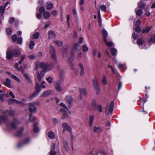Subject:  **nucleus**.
<instances>
[{
    "mask_svg": "<svg viewBox=\"0 0 155 155\" xmlns=\"http://www.w3.org/2000/svg\"><path fill=\"white\" fill-rule=\"evenodd\" d=\"M142 13V11L141 9H139L136 12V14L137 16H140Z\"/></svg>",
    "mask_w": 155,
    "mask_h": 155,
    "instance_id": "nucleus-43",
    "label": "nucleus"
},
{
    "mask_svg": "<svg viewBox=\"0 0 155 155\" xmlns=\"http://www.w3.org/2000/svg\"><path fill=\"white\" fill-rule=\"evenodd\" d=\"M15 21V18L14 17L10 18L9 20V23L12 25Z\"/></svg>",
    "mask_w": 155,
    "mask_h": 155,
    "instance_id": "nucleus-57",
    "label": "nucleus"
},
{
    "mask_svg": "<svg viewBox=\"0 0 155 155\" xmlns=\"http://www.w3.org/2000/svg\"><path fill=\"white\" fill-rule=\"evenodd\" d=\"M141 24V20L140 19H138L135 22V25L139 26Z\"/></svg>",
    "mask_w": 155,
    "mask_h": 155,
    "instance_id": "nucleus-61",
    "label": "nucleus"
},
{
    "mask_svg": "<svg viewBox=\"0 0 155 155\" xmlns=\"http://www.w3.org/2000/svg\"><path fill=\"white\" fill-rule=\"evenodd\" d=\"M64 147L66 151L68 150V143L67 141H64Z\"/></svg>",
    "mask_w": 155,
    "mask_h": 155,
    "instance_id": "nucleus-35",
    "label": "nucleus"
},
{
    "mask_svg": "<svg viewBox=\"0 0 155 155\" xmlns=\"http://www.w3.org/2000/svg\"><path fill=\"white\" fill-rule=\"evenodd\" d=\"M54 42L58 46H62L63 45L62 42L60 41L54 40Z\"/></svg>",
    "mask_w": 155,
    "mask_h": 155,
    "instance_id": "nucleus-31",
    "label": "nucleus"
},
{
    "mask_svg": "<svg viewBox=\"0 0 155 155\" xmlns=\"http://www.w3.org/2000/svg\"><path fill=\"white\" fill-rule=\"evenodd\" d=\"M51 91L50 90L44 91L40 95V97H47L50 95L51 94Z\"/></svg>",
    "mask_w": 155,
    "mask_h": 155,
    "instance_id": "nucleus-10",
    "label": "nucleus"
},
{
    "mask_svg": "<svg viewBox=\"0 0 155 155\" xmlns=\"http://www.w3.org/2000/svg\"><path fill=\"white\" fill-rule=\"evenodd\" d=\"M62 126L63 128L71 132L72 130L71 128L67 123H63L62 124Z\"/></svg>",
    "mask_w": 155,
    "mask_h": 155,
    "instance_id": "nucleus-9",
    "label": "nucleus"
},
{
    "mask_svg": "<svg viewBox=\"0 0 155 155\" xmlns=\"http://www.w3.org/2000/svg\"><path fill=\"white\" fill-rule=\"evenodd\" d=\"M28 105L29 108H32L35 105V101L28 103Z\"/></svg>",
    "mask_w": 155,
    "mask_h": 155,
    "instance_id": "nucleus-54",
    "label": "nucleus"
},
{
    "mask_svg": "<svg viewBox=\"0 0 155 155\" xmlns=\"http://www.w3.org/2000/svg\"><path fill=\"white\" fill-rule=\"evenodd\" d=\"M151 27L152 26H147L146 28L143 29L142 31V33L143 34H144L149 32Z\"/></svg>",
    "mask_w": 155,
    "mask_h": 155,
    "instance_id": "nucleus-26",
    "label": "nucleus"
},
{
    "mask_svg": "<svg viewBox=\"0 0 155 155\" xmlns=\"http://www.w3.org/2000/svg\"><path fill=\"white\" fill-rule=\"evenodd\" d=\"M50 13L48 12H44L43 15L44 18L45 19H47L50 17Z\"/></svg>",
    "mask_w": 155,
    "mask_h": 155,
    "instance_id": "nucleus-30",
    "label": "nucleus"
},
{
    "mask_svg": "<svg viewBox=\"0 0 155 155\" xmlns=\"http://www.w3.org/2000/svg\"><path fill=\"white\" fill-rule=\"evenodd\" d=\"M17 43L18 44H21L22 43V39L21 37L18 38L17 39Z\"/></svg>",
    "mask_w": 155,
    "mask_h": 155,
    "instance_id": "nucleus-49",
    "label": "nucleus"
},
{
    "mask_svg": "<svg viewBox=\"0 0 155 155\" xmlns=\"http://www.w3.org/2000/svg\"><path fill=\"white\" fill-rule=\"evenodd\" d=\"M35 119V117L32 115V114H31L29 116V121L27 123H28L29 121L32 122Z\"/></svg>",
    "mask_w": 155,
    "mask_h": 155,
    "instance_id": "nucleus-28",
    "label": "nucleus"
},
{
    "mask_svg": "<svg viewBox=\"0 0 155 155\" xmlns=\"http://www.w3.org/2000/svg\"><path fill=\"white\" fill-rule=\"evenodd\" d=\"M114 106V102L113 101H111L109 104H107L106 105V112L107 115H112Z\"/></svg>",
    "mask_w": 155,
    "mask_h": 155,
    "instance_id": "nucleus-3",
    "label": "nucleus"
},
{
    "mask_svg": "<svg viewBox=\"0 0 155 155\" xmlns=\"http://www.w3.org/2000/svg\"><path fill=\"white\" fill-rule=\"evenodd\" d=\"M102 83L103 85L106 86L107 84V78L105 76H104L102 80Z\"/></svg>",
    "mask_w": 155,
    "mask_h": 155,
    "instance_id": "nucleus-27",
    "label": "nucleus"
},
{
    "mask_svg": "<svg viewBox=\"0 0 155 155\" xmlns=\"http://www.w3.org/2000/svg\"><path fill=\"white\" fill-rule=\"evenodd\" d=\"M132 37L135 39H136L138 37L137 34L134 32L132 34Z\"/></svg>",
    "mask_w": 155,
    "mask_h": 155,
    "instance_id": "nucleus-64",
    "label": "nucleus"
},
{
    "mask_svg": "<svg viewBox=\"0 0 155 155\" xmlns=\"http://www.w3.org/2000/svg\"><path fill=\"white\" fill-rule=\"evenodd\" d=\"M82 48L83 52H86L88 50V48L85 45L83 46Z\"/></svg>",
    "mask_w": 155,
    "mask_h": 155,
    "instance_id": "nucleus-58",
    "label": "nucleus"
},
{
    "mask_svg": "<svg viewBox=\"0 0 155 155\" xmlns=\"http://www.w3.org/2000/svg\"><path fill=\"white\" fill-rule=\"evenodd\" d=\"M65 99L66 101L69 104L71 103L73 100L72 97L70 95L66 96Z\"/></svg>",
    "mask_w": 155,
    "mask_h": 155,
    "instance_id": "nucleus-18",
    "label": "nucleus"
},
{
    "mask_svg": "<svg viewBox=\"0 0 155 155\" xmlns=\"http://www.w3.org/2000/svg\"><path fill=\"white\" fill-rule=\"evenodd\" d=\"M141 30V27L139 26H137L135 28V31L137 33H139Z\"/></svg>",
    "mask_w": 155,
    "mask_h": 155,
    "instance_id": "nucleus-44",
    "label": "nucleus"
},
{
    "mask_svg": "<svg viewBox=\"0 0 155 155\" xmlns=\"http://www.w3.org/2000/svg\"><path fill=\"white\" fill-rule=\"evenodd\" d=\"M8 113L10 116H13L15 113V112L13 110H10L9 111H8Z\"/></svg>",
    "mask_w": 155,
    "mask_h": 155,
    "instance_id": "nucleus-56",
    "label": "nucleus"
},
{
    "mask_svg": "<svg viewBox=\"0 0 155 155\" xmlns=\"http://www.w3.org/2000/svg\"><path fill=\"white\" fill-rule=\"evenodd\" d=\"M18 65L17 63H16L15 64V68L17 69L18 71H20L22 73H24V71L23 70H21V68H18Z\"/></svg>",
    "mask_w": 155,
    "mask_h": 155,
    "instance_id": "nucleus-34",
    "label": "nucleus"
},
{
    "mask_svg": "<svg viewBox=\"0 0 155 155\" xmlns=\"http://www.w3.org/2000/svg\"><path fill=\"white\" fill-rule=\"evenodd\" d=\"M148 42L149 43H150L151 42H153L154 43L155 42V34L148 40Z\"/></svg>",
    "mask_w": 155,
    "mask_h": 155,
    "instance_id": "nucleus-46",
    "label": "nucleus"
},
{
    "mask_svg": "<svg viewBox=\"0 0 155 155\" xmlns=\"http://www.w3.org/2000/svg\"><path fill=\"white\" fill-rule=\"evenodd\" d=\"M24 76L28 83H31V82L29 77L26 74H24Z\"/></svg>",
    "mask_w": 155,
    "mask_h": 155,
    "instance_id": "nucleus-50",
    "label": "nucleus"
},
{
    "mask_svg": "<svg viewBox=\"0 0 155 155\" xmlns=\"http://www.w3.org/2000/svg\"><path fill=\"white\" fill-rule=\"evenodd\" d=\"M2 122H4L9 129H15L17 127L20 122L18 120L15 119L11 124L9 123V120L7 117L4 116L0 117V124Z\"/></svg>",
    "mask_w": 155,
    "mask_h": 155,
    "instance_id": "nucleus-2",
    "label": "nucleus"
},
{
    "mask_svg": "<svg viewBox=\"0 0 155 155\" xmlns=\"http://www.w3.org/2000/svg\"><path fill=\"white\" fill-rule=\"evenodd\" d=\"M11 83V81L8 78H6V81L3 82V84L9 87H10Z\"/></svg>",
    "mask_w": 155,
    "mask_h": 155,
    "instance_id": "nucleus-17",
    "label": "nucleus"
},
{
    "mask_svg": "<svg viewBox=\"0 0 155 155\" xmlns=\"http://www.w3.org/2000/svg\"><path fill=\"white\" fill-rule=\"evenodd\" d=\"M49 51L51 54V57L54 58L55 57V50L54 47L52 45H51L50 47Z\"/></svg>",
    "mask_w": 155,
    "mask_h": 155,
    "instance_id": "nucleus-8",
    "label": "nucleus"
},
{
    "mask_svg": "<svg viewBox=\"0 0 155 155\" xmlns=\"http://www.w3.org/2000/svg\"><path fill=\"white\" fill-rule=\"evenodd\" d=\"M105 41H104V42L108 47H111L113 45V43L112 41L108 42L107 41V39L105 40Z\"/></svg>",
    "mask_w": 155,
    "mask_h": 155,
    "instance_id": "nucleus-38",
    "label": "nucleus"
},
{
    "mask_svg": "<svg viewBox=\"0 0 155 155\" xmlns=\"http://www.w3.org/2000/svg\"><path fill=\"white\" fill-rule=\"evenodd\" d=\"M11 38L12 41L15 42H16L17 39V36L16 35H13L12 36Z\"/></svg>",
    "mask_w": 155,
    "mask_h": 155,
    "instance_id": "nucleus-45",
    "label": "nucleus"
},
{
    "mask_svg": "<svg viewBox=\"0 0 155 155\" xmlns=\"http://www.w3.org/2000/svg\"><path fill=\"white\" fill-rule=\"evenodd\" d=\"M48 137L51 139H53L54 138L55 135L54 133L51 131L48 132Z\"/></svg>",
    "mask_w": 155,
    "mask_h": 155,
    "instance_id": "nucleus-14",
    "label": "nucleus"
},
{
    "mask_svg": "<svg viewBox=\"0 0 155 155\" xmlns=\"http://www.w3.org/2000/svg\"><path fill=\"white\" fill-rule=\"evenodd\" d=\"M74 47L75 50L77 51H80L81 49L80 45L78 43L75 44L74 45Z\"/></svg>",
    "mask_w": 155,
    "mask_h": 155,
    "instance_id": "nucleus-33",
    "label": "nucleus"
},
{
    "mask_svg": "<svg viewBox=\"0 0 155 155\" xmlns=\"http://www.w3.org/2000/svg\"><path fill=\"white\" fill-rule=\"evenodd\" d=\"M79 91L81 95H86L87 94L86 90L84 88H80L79 89Z\"/></svg>",
    "mask_w": 155,
    "mask_h": 155,
    "instance_id": "nucleus-19",
    "label": "nucleus"
},
{
    "mask_svg": "<svg viewBox=\"0 0 155 155\" xmlns=\"http://www.w3.org/2000/svg\"><path fill=\"white\" fill-rule=\"evenodd\" d=\"M12 52L13 56L15 57H19L20 54V52L19 50L16 48L14 49Z\"/></svg>",
    "mask_w": 155,
    "mask_h": 155,
    "instance_id": "nucleus-11",
    "label": "nucleus"
},
{
    "mask_svg": "<svg viewBox=\"0 0 155 155\" xmlns=\"http://www.w3.org/2000/svg\"><path fill=\"white\" fill-rule=\"evenodd\" d=\"M110 50L112 55H114L116 53L117 50L114 48H111Z\"/></svg>",
    "mask_w": 155,
    "mask_h": 155,
    "instance_id": "nucleus-51",
    "label": "nucleus"
},
{
    "mask_svg": "<svg viewBox=\"0 0 155 155\" xmlns=\"http://www.w3.org/2000/svg\"><path fill=\"white\" fill-rule=\"evenodd\" d=\"M5 8V7H3L2 6H0V13H1L2 16L4 14Z\"/></svg>",
    "mask_w": 155,
    "mask_h": 155,
    "instance_id": "nucleus-39",
    "label": "nucleus"
},
{
    "mask_svg": "<svg viewBox=\"0 0 155 155\" xmlns=\"http://www.w3.org/2000/svg\"><path fill=\"white\" fill-rule=\"evenodd\" d=\"M102 35H103V39L104 41H105V40L107 38V35H108V33L107 32V31L104 29L103 28L102 29Z\"/></svg>",
    "mask_w": 155,
    "mask_h": 155,
    "instance_id": "nucleus-12",
    "label": "nucleus"
},
{
    "mask_svg": "<svg viewBox=\"0 0 155 155\" xmlns=\"http://www.w3.org/2000/svg\"><path fill=\"white\" fill-rule=\"evenodd\" d=\"M53 79V78L51 77H49L46 79V81L50 84H51L52 83Z\"/></svg>",
    "mask_w": 155,
    "mask_h": 155,
    "instance_id": "nucleus-47",
    "label": "nucleus"
},
{
    "mask_svg": "<svg viewBox=\"0 0 155 155\" xmlns=\"http://www.w3.org/2000/svg\"><path fill=\"white\" fill-rule=\"evenodd\" d=\"M39 11L41 13H43L45 11V8L43 6L41 7L39 9Z\"/></svg>",
    "mask_w": 155,
    "mask_h": 155,
    "instance_id": "nucleus-59",
    "label": "nucleus"
},
{
    "mask_svg": "<svg viewBox=\"0 0 155 155\" xmlns=\"http://www.w3.org/2000/svg\"><path fill=\"white\" fill-rule=\"evenodd\" d=\"M38 124L37 123H35L34 124L33 131L34 132L37 133L39 130V129L37 127Z\"/></svg>",
    "mask_w": 155,
    "mask_h": 155,
    "instance_id": "nucleus-23",
    "label": "nucleus"
},
{
    "mask_svg": "<svg viewBox=\"0 0 155 155\" xmlns=\"http://www.w3.org/2000/svg\"><path fill=\"white\" fill-rule=\"evenodd\" d=\"M52 121L54 125H56L58 123V119L56 118H52Z\"/></svg>",
    "mask_w": 155,
    "mask_h": 155,
    "instance_id": "nucleus-48",
    "label": "nucleus"
},
{
    "mask_svg": "<svg viewBox=\"0 0 155 155\" xmlns=\"http://www.w3.org/2000/svg\"><path fill=\"white\" fill-rule=\"evenodd\" d=\"M60 106L66 109L67 110H68V109L67 107H66V105L63 103H61L60 104Z\"/></svg>",
    "mask_w": 155,
    "mask_h": 155,
    "instance_id": "nucleus-62",
    "label": "nucleus"
},
{
    "mask_svg": "<svg viewBox=\"0 0 155 155\" xmlns=\"http://www.w3.org/2000/svg\"><path fill=\"white\" fill-rule=\"evenodd\" d=\"M101 8L102 10L105 12L106 11V6L104 5H102L101 6Z\"/></svg>",
    "mask_w": 155,
    "mask_h": 155,
    "instance_id": "nucleus-60",
    "label": "nucleus"
},
{
    "mask_svg": "<svg viewBox=\"0 0 155 155\" xmlns=\"http://www.w3.org/2000/svg\"><path fill=\"white\" fill-rule=\"evenodd\" d=\"M29 142V139L28 138H26L25 141L22 143H19L18 145V148L22 146L25 144H27Z\"/></svg>",
    "mask_w": 155,
    "mask_h": 155,
    "instance_id": "nucleus-13",
    "label": "nucleus"
},
{
    "mask_svg": "<svg viewBox=\"0 0 155 155\" xmlns=\"http://www.w3.org/2000/svg\"><path fill=\"white\" fill-rule=\"evenodd\" d=\"M94 119V116L93 115H91L89 118V125L90 127H91L92 125V123Z\"/></svg>",
    "mask_w": 155,
    "mask_h": 155,
    "instance_id": "nucleus-21",
    "label": "nucleus"
},
{
    "mask_svg": "<svg viewBox=\"0 0 155 155\" xmlns=\"http://www.w3.org/2000/svg\"><path fill=\"white\" fill-rule=\"evenodd\" d=\"M11 77L13 79L15 80L18 82H20V79L14 75L12 74L11 75Z\"/></svg>",
    "mask_w": 155,
    "mask_h": 155,
    "instance_id": "nucleus-36",
    "label": "nucleus"
},
{
    "mask_svg": "<svg viewBox=\"0 0 155 155\" xmlns=\"http://www.w3.org/2000/svg\"><path fill=\"white\" fill-rule=\"evenodd\" d=\"M54 64L53 63L48 64L46 62H41L39 63L38 62H36L35 63V67L34 70L37 71L38 70L39 67L41 68L43 70L40 73L39 72H37V74L38 80L41 81V79L44 75V72H47L52 69L54 67Z\"/></svg>",
    "mask_w": 155,
    "mask_h": 155,
    "instance_id": "nucleus-1",
    "label": "nucleus"
},
{
    "mask_svg": "<svg viewBox=\"0 0 155 155\" xmlns=\"http://www.w3.org/2000/svg\"><path fill=\"white\" fill-rule=\"evenodd\" d=\"M54 84L55 90L58 92H62L63 89L61 87V83L60 81L58 80L54 82Z\"/></svg>",
    "mask_w": 155,
    "mask_h": 155,
    "instance_id": "nucleus-5",
    "label": "nucleus"
},
{
    "mask_svg": "<svg viewBox=\"0 0 155 155\" xmlns=\"http://www.w3.org/2000/svg\"><path fill=\"white\" fill-rule=\"evenodd\" d=\"M143 43V41L142 39L140 38H139L137 39V43L138 45H141Z\"/></svg>",
    "mask_w": 155,
    "mask_h": 155,
    "instance_id": "nucleus-42",
    "label": "nucleus"
},
{
    "mask_svg": "<svg viewBox=\"0 0 155 155\" xmlns=\"http://www.w3.org/2000/svg\"><path fill=\"white\" fill-rule=\"evenodd\" d=\"M94 131L95 133L101 132L102 131V129L100 127L94 126Z\"/></svg>",
    "mask_w": 155,
    "mask_h": 155,
    "instance_id": "nucleus-24",
    "label": "nucleus"
},
{
    "mask_svg": "<svg viewBox=\"0 0 155 155\" xmlns=\"http://www.w3.org/2000/svg\"><path fill=\"white\" fill-rule=\"evenodd\" d=\"M35 45V42L33 41H31L29 44V47L30 49H32L33 48V47Z\"/></svg>",
    "mask_w": 155,
    "mask_h": 155,
    "instance_id": "nucleus-37",
    "label": "nucleus"
},
{
    "mask_svg": "<svg viewBox=\"0 0 155 155\" xmlns=\"http://www.w3.org/2000/svg\"><path fill=\"white\" fill-rule=\"evenodd\" d=\"M92 82L94 87L96 91V94H98L99 91H100V88L98 83L97 79L96 78L93 79Z\"/></svg>",
    "mask_w": 155,
    "mask_h": 155,
    "instance_id": "nucleus-6",
    "label": "nucleus"
},
{
    "mask_svg": "<svg viewBox=\"0 0 155 155\" xmlns=\"http://www.w3.org/2000/svg\"><path fill=\"white\" fill-rule=\"evenodd\" d=\"M145 5L143 2H141L140 4L139 7L142 8H144Z\"/></svg>",
    "mask_w": 155,
    "mask_h": 155,
    "instance_id": "nucleus-63",
    "label": "nucleus"
},
{
    "mask_svg": "<svg viewBox=\"0 0 155 155\" xmlns=\"http://www.w3.org/2000/svg\"><path fill=\"white\" fill-rule=\"evenodd\" d=\"M96 109L100 112H102V107L100 105H97L96 107Z\"/></svg>",
    "mask_w": 155,
    "mask_h": 155,
    "instance_id": "nucleus-52",
    "label": "nucleus"
},
{
    "mask_svg": "<svg viewBox=\"0 0 155 155\" xmlns=\"http://www.w3.org/2000/svg\"><path fill=\"white\" fill-rule=\"evenodd\" d=\"M79 66L80 68V75L81 76H83L84 74V68L83 64L81 63L79 64Z\"/></svg>",
    "mask_w": 155,
    "mask_h": 155,
    "instance_id": "nucleus-15",
    "label": "nucleus"
},
{
    "mask_svg": "<svg viewBox=\"0 0 155 155\" xmlns=\"http://www.w3.org/2000/svg\"><path fill=\"white\" fill-rule=\"evenodd\" d=\"M6 34L10 36L11 35L12 30L11 28H7L6 29Z\"/></svg>",
    "mask_w": 155,
    "mask_h": 155,
    "instance_id": "nucleus-40",
    "label": "nucleus"
},
{
    "mask_svg": "<svg viewBox=\"0 0 155 155\" xmlns=\"http://www.w3.org/2000/svg\"><path fill=\"white\" fill-rule=\"evenodd\" d=\"M6 54L7 58H12L13 56V52L11 51H7Z\"/></svg>",
    "mask_w": 155,
    "mask_h": 155,
    "instance_id": "nucleus-22",
    "label": "nucleus"
},
{
    "mask_svg": "<svg viewBox=\"0 0 155 155\" xmlns=\"http://www.w3.org/2000/svg\"><path fill=\"white\" fill-rule=\"evenodd\" d=\"M35 88L36 89V91L28 98L30 101H31L33 100L35 97H37L38 95V94L41 90V89L40 88V87L38 84H36Z\"/></svg>",
    "mask_w": 155,
    "mask_h": 155,
    "instance_id": "nucleus-4",
    "label": "nucleus"
},
{
    "mask_svg": "<svg viewBox=\"0 0 155 155\" xmlns=\"http://www.w3.org/2000/svg\"><path fill=\"white\" fill-rule=\"evenodd\" d=\"M118 68L120 69H124L125 70L127 68V67H126L125 64H118Z\"/></svg>",
    "mask_w": 155,
    "mask_h": 155,
    "instance_id": "nucleus-32",
    "label": "nucleus"
},
{
    "mask_svg": "<svg viewBox=\"0 0 155 155\" xmlns=\"http://www.w3.org/2000/svg\"><path fill=\"white\" fill-rule=\"evenodd\" d=\"M39 36V33L38 32L35 33L33 35V38L35 39H37Z\"/></svg>",
    "mask_w": 155,
    "mask_h": 155,
    "instance_id": "nucleus-53",
    "label": "nucleus"
},
{
    "mask_svg": "<svg viewBox=\"0 0 155 155\" xmlns=\"http://www.w3.org/2000/svg\"><path fill=\"white\" fill-rule=\"evenodd\" d=\"M68 115L67 112L66 111L62 114L61 116V119H64L68 118Z\"/></svg>",
    "mask_w": 155,
    "mask_h": 155,
    "instance_id": "nucleus-25",
    "label": "nucleus"
},
{
    "mask_svg": "<svg viewBox=\"0 0 155 155\" xmlns=\"http://www.w3.org/2000/svg\"><path fill=\"white\" fill-rule=\"evenodd\" d=\"M14 99H12L11 98L9 99L8 101V103L9 104H13L15 102Z\"/></svg>",
    "mask_w": 155,
    "mask_h": 155,
    "instance_id": "nucleus-55",
    "label": "nucleus"
},
{
    "mask_svg": "<svg viewBox=\"0 0 155 155\" xmlns=\"http://www.w3.org/2000/svg\"><path fill=\"white\" fill-rule=\"evenodd\" d=\"M48 38L52 39L56 37V35L54 31L52 30H50L48 32Z\"/></svg>",
    "mask_w": 155,
    "mask_h": 155,
    "instance_id": "nucleus-7",
    "label": "nucleus"
},
{
    "mask_svg": "<svg viewBox=\"0 0 155 155\" xmlns=\"http://www.w3.org/2000/svg\"><path fill=\"white\" fill-rule=\"evenodd\" d=\"M53 7V4L51 3H49L47 4V9L48 10H51Z\"/></svg>",
    "mask_w": 155,
    "mask_h": 155,
    "instance_id": "nucleus-41",
    "label": "nucleus"
},
{
    "mask_svg": "<svg viewBox=\"0 0 155 155\" xmlns=\"http://www.w3.org/2000/svg\"><path fill=\"white\" fill-rule=\"evenodd\" d=\"M24 130V128L23 127H21L20 130L16 132L15 134V136L18 137L21 136L22 134V132Z\"/></svg>",
    "mask_w": 155,
    "mask_h": 155,
    "instance_id": "nucleus-16",
    "label": "nucleus"
},
{
    "mask_svg": "<svg viewBox=\"0 0 155 155\" xmlns=\"http://www.w3.org/2000/svg\"><path fill=\"white\" fill-rule=\"evenodd\" d=\"M72 59H69L68 60L69 65L72 70L74 69V67L73 63L72 62Z\"/></svg>",
    "mask_w": 155,
    "mask_h": 155,
    "instance_id": "nucleus-20",
    "label": "nucleus"
},
{
    "mask_svg": "<svg viewBox=\"0 0 155 155\" xmlns=\"http://www.w3.org/2000/svg\"><path fill=\"white\" fill-rule=\"evenodd\" d=\"M28 110L31 113H36L37 108L36 107L34 106L33 108H29Z\"/></svg>",
    "mask_w": 155,
    "mask_h": 155,
    "instance_id": "nucleus-29",
    "label": "nucleus"
}]
</instances>
